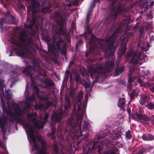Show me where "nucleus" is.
<instances>
[{
	"label": "nucleus",
	"mask_w": 154,
	"mask_h": 154,
	"mask_svg": "<svg viewBox=\"0 0 154 154\" xmlns=\"http://www.w3.org/2000/svg\"><path fill=\"white\" fill-rule=\"evenodd\" d=\"M127 111H128V112H129V109H127Z\"/></svg>",
	"instance_id": "obj_37"
},
{
	"label": "nucleus",
	"mask_w": 154,
	"mask_h": 154,
	"mask_svg": "<svg viewBox=\"0 0 154 154\" xmlns=\"http://www.w3.org/2000/svg\"><path fill=\"white\" fill-rule=\"evenodd\" d=\"M61 34H62V33L61 32V33H60Z\"/></svg>",
	"instance_id": "obj_45"
},
{
	"label": "nucleus",
	"mask_w": 154,
	"mask_h": 154,
	"mask_svg": "<svg viewBox=\"0 0 154 154\" xmlns=\"http://www.w3.org/2000/svg\"><path fill=\"white\" fill-rule=\"evenodd\" d=\"M17 54L18 56H23L24 55V51H21L20 53L17 52Z\"/></svg>",
	"instance_id": "obj_12"
},
{
	"label": "nucleus",
	"mask_w": 154,
	"mask_h": 154,
	"mask_svg": "<svg viewBox=\"0 0 154 154\" xmlns=\"http://www.w3.org/2000/svg\"><path fill=\"white\" fill-rule=\"evenodd\" d=\"M82 116H81L79 119H78V121H79L80 122V123H81L82 122Z\"/></svg>",
	"instance_id": "obj_18"
},
{
	"label": "nucleus",
	"mask_w": 154,
	"mask_h": 154,
	"mask_svg": "<svg viewBox=\"0 0 154 154\" xmlns=\"http://www.w3.org/2000/svg\"><path fill=\"white\" fill-rule=\"evenodd\" d=\"M33 12H34V11H33V10H32V13H33Z\"/></svg>",
	"instance_id": "obj_39"
},
{
	"label": "nucleus",
	"mask_w": 154,
	"mask_h": 154,
	"mask_svg": "<svg viewBox=\"0 0 154 154\" xmlns=\"http://www.w3.org/2000/svg\"><path fill=\"white\" fill-rule=\"evenodd\" d=\"M142 50H143V48H142Z\"/></svg>",
	"instance_id": "obj_41"
},
{
	"label": "nucleus",
	"mask_w": 154,
	"mask_h": 154,
	"mask_svg": "<svg viewBox=\"0 0 154 154\" xmlns=\"http://www.w3.org/2000/svg\"><path fill=\"white\" fill-rule=\"evenodd\" d=\"M79 127L80 128V125H79Z\"/></svg>",
	"instance_id": "obj_42"
},
{
	"label": "nucleus",
	"mask_w": 154,
	"mask_h": 154,
	"mask_svg": "<svg viewBox=\"0 0 154 154\" xmlns=\"http://www.w3.org/2000/svg\"><path fill=\"white\" fill-rule=\"evenodd\" d=\"M138 82L140 85L142 84V81L141 79H139L138 80Z\"/></svg>",
	"instance_id": "obj_26"
},
{
	"label": "nucleus",
	"mask_w": 154,
	"mask_h": 154,
	"mask_svg": "<svg viewBox=\"0 0 154 154\" xmlns=\"http://www.w3.org/2000/svg\"><path fill=\"white\" fill-rule=\"evenodd\" d=\"M146 106L149 109H154V104L152 102L148 103L146 105Z\"/></svg>",
	"instance_id": "obj_7"
},
{
	"label": "nucleus",
	"mask_w": 154,
	"mask_h": 154,
	"mask_svg": "<svg viewBox=\"0 0 154 154\" xmlns=\"http://www.w3.org/2000/svg\"><path fill=\"white\" fill-rule=\"evenodd\" d=\"M143 150H141L138 151L137 153H136V154H143Z\"/></svg>",
	"instance_id": "obj_19"
},
{
	"label": "nucleus",
	"mask_w": 154,
	"mask_h": 154,
	"mask_svg": "<svg viewBox=\"0 0 154 154\" xmlns=\"http://www.w3.org/2000/svg\"><path fill=\"white\" fill-rule=\"evenodd\" d=\"M60 42H59L57 43V45L58 48L59 47V43Z\"/></svg>",
	"instance_id": "obj_32"
},
{
	"label": "nucleus",
	"mask_w": 154,
	"mask_h": 154,
	"mask_svg": "<svg viewBox=\"0 0 154 154\" xmlns=\"http://www.w3.org/2000/svg\"><path fill=\"white\" fill-rule=\"evenodd\" d=\"M67 102L68 103L69 106V102Z\"/></svg>",
	"instance_id": "obj_38"
},
{
	"label": "nucleus",
	"mask_w": 154,
	"mask_h": 154,
	"mask_svg": "<svg viewBox=\"0 0 154 154\" xmlns=\"http://www.w3.org/2000/svg\"><path fill=\"white\" fill-rule=\"evenodd\" d=\"M2 93L3 94V93H4V90H3V89L2 90Z\"/></svg>",
	"instance_id": "obj_36"
},
{
	"label": "nucleus",
	"mask_w": 154,
	"mask_h": 154,
	"mask_svg": "<svg viewBox=\"0 0 154 154\" xmlns=\"http://www.w3.org/2000/svg\"><path fill=\"white\" fill-rule=\"evenodd\" d=\"M135 91H133L132 92V93L131 94V95H130V97L131 98H132V97L135 95Z\"/></svg>",
	"instance_id": "obj_17"
},
{
	"label": "nucleus",
	"mask_w": 154,
	"mask_h": 154,
	"mask_svg": "<svg viewBox=\"0 0 154 154\" xmlns=\"http://www.w3.org/2000/svg\"><path fill=\"white\" fill-rule=\"evenodd\" d=\"M125 103V101L124 98L120 99L119 100L118 106L119 107H121Z\"/></svg>",
	"instance_id": "obj_6"
},
{
	"label": "nucleus",
	"mask_w": 154,
	"mask_h": 154,
	"mask_svg": "<svg viewBox=\"0 0 154 154\" xmlns=\"http://www.w3.org/2000/svg\"><path fill=\"white\" fill-rule=\"evenodd\" d=\"M44 123L39 121L35 122H34V125L39 129H41L43 127Z\"/></svg>",
	"instance_id": "obj_5"
},
{
	"label": "nucleus",
	"mask_w": 154,
	"mask_h": 154,
	"mask_svg": "<svg viewBox=\"0 0 154 154\" xmlns=\"http://www.w3.org/2000/svg\"><path fill=\"white\" fill-rule=\"evenodd\" d=\"M85 37V38H86V42H89V44H91V42H90V40L89 39H88L86 38V37Z\"/></svg>",
	"instance_id": "obj_28"
},
{
	"label": "nucleus",
	"mask_w": 154,
	"mask_h": 154,
	"mask_svg": "<svg viewBox=\"0 0 154 154\" xmlns=\"http://www.w3.org/2000/svg\"><path fill=\"white\" fill-rule=\"evenodd\" d=\"M142 137L143 139L145 140H151L154 139V137L151 135L143 134Z\"/></svg>",
	"instance_id": "obj_4"
},
{
	"label": "nucleus",
	"mask_w": 154,
	"mask_h": 154,
	"mask_svg": "<svg viewBox=\"0 0 154 154\" xmlns=\"http://www.w3.org/2000/svg\"><path fill=\"white\" fill-rule=\"evenodd\" d=\"M54 150L56 152H57V146H56L55 145L54 146Z\"/></svg>",
	"instance_id": "obj_27"
},
{
	"label": "nucleus",
	"mask_w": 154,
	"mask_h": 154,
	"mask_svg": "<svg viewBox=\"0 0 154 154\" xmlns=\"http://www.w3.org/2000/svg\"><path fill=\"white\" fill-rule=\"evenodd\" d=\"M126 137L128 139H130L131 138L130 131H128L126 133Z\"/></svg>",
	"instance_id": "obj_9"
},
{
	"label": "nucleus",
	"mask_w": 154,
	"mask_h": 154,
	"mask_svg": "<svg viewBox=\"0 0 154 154\" xmlns=\"http://www.w3.org/2000/svg\"><path fill=\"white\" fill-rule=\"evenodd\" d=\"M153 154H154V151L153 152Z\"/></svg>",
	"instance_id": "obj_43"
},
{
	"label": "nucleus",
	"mask_w": 154,
	"mask_h": 154,
	"mask_svg": "<svg viewBox=\"0 0 154 154\" xmlns=\"http://www.w3.org/2000/svg\"><path fill=\"white\" fill-rule=\"evenodd\" d=\"M32 3L33 6V7L35 6L36 5H38V2H35V3H34L33 2H32Z\"/></svg>",
	"instance_id": "obj_22"
},
{
	"label": "nucleus",
	"mask_w": 154,
	"mask_h": 154,
	"mask_svg": "<svg viewBox=\"0 0 154 154\" xmlns=\"http://www.w3.org/2000/svg\"><path fill=\"white\" fill-rule=\"evenodd\" d=\"M49 11V8H44L42 10V12L44 13H46L48 12Z\"/></svg>",
	"instance_id": "obj_13"
},
{
	"label": "nucleus",
	"mask_w": 154,
	"mask_h": 154,
	"mask_svg": "<svg viewBox=\"0 0 154 154\" xmlns=\"http://www.w3.org/2000/svg\"><path fill=\"white\" fill-rule=\"evenodd\" d=\"M74 24L73 23H72V24H71V26L72 27V28L73 30H74V29H75V26H74Z\"/></svg>",
	"instance_id": "obj_31"
},
{
	"label": "nucleus",
	"mask_w": 154,
	"mask_h": 154,
	"mask_svg": "<svg viewBox=\"0 0 154 154\" xmlns=\"http://www.w3.org/2000/svg\"><path fill=\"white\" fill-rule=\"evenodd\" d=\"M89 94H87L85 96V100L87 101V100L88 99V97Z\"/></svg>",
	"instance_id": "obj_24"
},
{
	"label": "nucleus",
	"mask_w": 154,
	"mask_h": 154,
	"mask_svg": "<svg viewBox=\"0 0 154 154\" xmlns=\"http://www.w3.org/2000/svg\"><path fill=\"white\" fill-rule=\"evenodd\" d=\"M4 19H1V21L0 22V25L1 26V28H2V22H4Z\"/></svg>",
	"instance_id": "obj_23"
},
{
	"label": "nucleus",
	"mask_w": 154,
	"mask_h": 154,
	"mask_svg": "<svg viewBox=\"0 0 154 154\" xmlns=\"http://www.w3.org/2000/svg\"><path fill=\"white\" fill-rule=\"evenodd\" d=\"M54 133H55V131H53L52 134H54Z\"/></svg>",
	"instance_id": "obj_33"
},
{
	"label": "nucleus",
	"mask_w": 154,
	"mask_h": 154,
	"mask_svg": "<svg viewBox=\"0 0 154 154\" xmlns=\"http://www.w3.org/2000/svg\"><path fill=\"white\" fill-rule=\"evenodd\" d=\"M4 83V81L3 80H1L0 81V87H1L2 88L3 86V84Z\"/></svg>",
	"instance_id": "obj_15"
},
{
	"label": "nucleus",
	"mask_w": 154,
	"mask_h": 154,
	"mask_svg": "<svg viewBox=\"0 0 154 154\" xmlns=\"http://www.w3.org/2000/svg\"><path fill=\"white\" fill-rule=\"evenodd\" d=\"M14 82H12V84H14Z\"/></svg>",
	"instance_id": "obj_40"
},
{
	"label": "nucleus",
	"mask_w": 154,
	"mask_h": 154,
	"mask_svg": "<svg viewBox=\"0 0 154 154\" xmlns=\"http://www.w3.org/2000/svg\"><path fill=\"white\" fill-rule=\"evenodd\" d=\"M48 113H45L44 117V119L45 121H46L48 117Z\"/></svg>",
	"instance_id": "obj_14"
},
{
	"label": "nucleus",
	"mask_w": 154,
	"mask_h": 154,
	"mask_svg": "<svg viewBox=\"0 0 154 154\" xmlns=\"http://www.w3.org/2000/svg\"><path fill=\"white\" fill-rule=\"evenodd\" d=\"M23 126L26 129L28 137H29L30 139V143H33V147L32 149V151H34L35 148L36 149V151L38 152L37 154H48L46 153L45 152V150L46 149L45 142L39 138H38V140L41 141L42 149L40 150L38 148V146L35 142L36 140L34 136V130L33 128L29 124H23Z\"/></svg>",
	"instance_id": "obj_1"
},
{
	"label": "nucleus",
	"mask_w": 154,
	"mask_h": 154,
	"mask_svg": "<svg viewBox=\"0 0 154 154\" xmlns=\"http://www.w3.org/2000/svg\"><path fill=\"white\" fill-rule=\"evenodd\" d=\"M150 90L152 92H154V87L151 88H150Z\"/></svg>",
	"instance_id": "obj_29"
},
{
	"label": "nucleus",
	"mask_w": 154,
	"mask_h": 154,
	"mask_svg": "<svg viewBox=\"0 0 154 154\" xmlns=\"http://www.w3.org/2000/svg\"><path fill=\"white\" fill-rule=\"evenodd\" d=\"M132 54L131 53H128L127 56V58H128L129 57H131Z\"/></svg>",
	"instance_id": "obj_25"
},
{
	"label": "nucleus",
	"mask_w": 154,
	"mask_h": 154,
	"mask_svg": "<svg viewBox=\"0 0 154 154\" xmlns=\"http://www.w3.org/2000/svg\"><path fill=\"white\" fill-rule=\"evenodd\" d=\"M80 109V108L79 106L78 107V109Z\"/></svg>",
	"instance_id": "obj_35"
},
{
	"label": "nucleus",
	"mask_w": 154,
	"mask_h": 154,
	"mask_svg": "<svg viewBox=\"0 0 154 154\" xmlns=\"http://www.w3.org/2000/svg\"><path fill=\"white\" fill-rule=\"evenodd\" d=\"M103 144L102 143H100V146H98L97 147L98 149L99 150L102 147H103Z\"/></svg>",
	"instance_id": "obj_21"
},
{
	"label": "nucleus",
	"mask_w": 154,
	"mask_h": 154,
	"mask_svg": "<svg viewBox=\"0 0 154 154\" xmlns=\"http://www.w3.org/2000/svg\"><path fill=\"white\" fill-rule=\"evenodd\" d=\"M64 107H65V109H66V106H65Z\"/></svg>",
	"instance_id": "obj_44"
},
{
	"label": "nucleus",
	"mask_w": 154,
	"mask_h": 154,
	"mask_svg": "<svg viewBox=\"0 0 154 154\" xmlns=\"http://www.w3.org/2000/svg\"><path fill=\"white\" fill-rule=\"evenodd\" d=\"M83 93L82 91H81L78 94L77 96L79 99H81L83 97Z\"/></svg>",
	"instance_id": "obj_10"
},
{
	"label": "nucleus",
	"mask_w": 154,
	"mask_h": 154,
	"mask_svg": "<svg viewBox=\"0 0 154 154\" xmlns=\"http://www.w3.org/2000/svg\"><path fill=\"white\" fill-rule=\"evenodd\" d=\"M148 99V96H146L144 97H142L141 99L140 100V102L141 104H143L146 101L147 99Z\"/></svg>",
	"instance_id": "obj_8"
},
{
	"label": "nucleus",
	"mask_w": 154,
	"mask_h": 154,
	"mask_svg": "<svg viewBox=\"0 0 154 154\" xmlns=\"http://www.w3.org/2000/svg\"><path fill=\"white\" fill-rule=\"evenodd\" d=\"M135 79L134 77H133V78H131L130 76L129 78V79L128 80V83L129 84H130L132 82L133 80Z\"/></svg>",
	"instance_id": "obj_11"
},
{
	"label": "nucleus",
	"mask_w": 154,
	"mask_h": 154,
	"mask_svg": "<svg viewBox=\"0 0 154 154\" xmlns=\"http://www.w3.org/2000/svg\"><path fill=\"white\" fill-rule=\"evenodd\" d=\"M97 143L98 144V143ZM97 145V143H95L94 144V146L92 148V150L93 149V148L94 147H96V145Z\"/></svg>",
	"instance_id": "obj_30"
},
{
	"label": "nucleus",
	"mask_w": 154,
	"mask_h": 154,
	"mask_svg": "<svg viewBox=\"0 0 154 154\" xmlns=\"http://www.w3.org/2000/svg\"><path fill=\"white\" fill-rule=\"evenodd\" d=\"M133 118L136 119L137 121L143 120H146L148 119V117L145 115H142L138 114H134L133 116Z\"/></svg>",
	"instance_id": "obj_2"
},
{
	"label": "nucleus",
	"mask_w": 154,
	"mask_h": 154,
	"mask_svg": "<svg viewBox=\"0 0 154 154\" xmlns=\"http://www.w3.org/2000/svg\"><path fill=\"white\" fill-rule=\"evenodd\" d=\"M103 154H114V153L113 152L108 151L104 153Z\"/></svg>",
	"instance_id": "obj_16"
},
{
	"label": "nucleus",
	"mask_w": 154,
	"mask_h": 154,
	"mask_svg": "<svg viewBox=\"0 0 154 154\" xmlns=\"http://www.w3.org/2000/svg\"><path fill=\"white\" fill-rule=\"evenodd\" d=\"M140 57V53L137 52L136 53L133 54L131 60V62H134L135 63H136L138 61Z\"/></svg>",
	"instance_id": "obj_3"
},
{
	"label": "nucleus",
	"mask_w": 154,
	"mask_h": 154,
	"mask_svg": "<svg viewBox=\"0 0 154 154\" xmlns=\"http://www.w3.org/2000/svg\"><path fill=\"white\" fill-rule=\"evenodd\" d=\"M12 55V54H11H11L9 55V56H11Z\"/></svg>",
	"instance_id": "obj_34"
},
{
	"label": "nucleus",
	"mask_w": 154,
	"mask_h": 154,
	"mask_svg": "<svg viewBox=\"0 0 154 154\" xmlns=\"http://www.w3.org/2000/svg\"><path fill=\"white\" fill-rule=\"evenodd\" d=\"M2 131L3 133V136L4 137V135L5 134V132H6V131H5V130H4L3 128L2 127Z\"/></svg>",
	"instance_id": "obj_20"
}]
</instances>
